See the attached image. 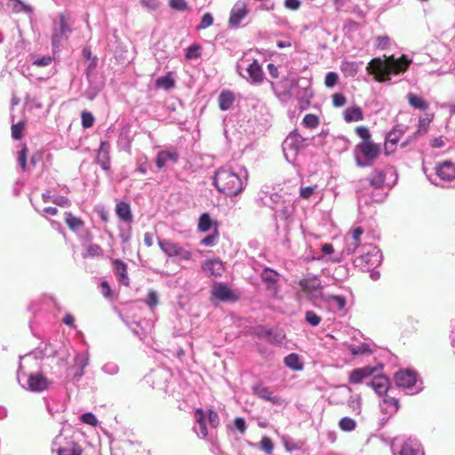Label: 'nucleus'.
Listing matches in <instances>:
<instances>
[{
	"instance_id": "f257e3e1",
	"label": "nucleus",
	"mask_w": 455,
	"mask_h": 455,
	"mask_svg": "<svg viewBox=\"0 0 455 455\" xmlns=\"http://www.w3.org/2000/svg\"><path fill=\"white\" fill-rule=\"evenodd\" d=\"M387 59V61H383L379 57L373 58L366 67L367 72L380 83L389 82L392 75L405 72L411 62L405 55L400 58L390 55Z\"/></svg>"
},
{
	"instance_id": "f03ea898",
	"label": "nucleus",
	"mask_w": 455,
	"mask_h": 455,
	"mask_svg": "<svg viewBox=\"0 0 455 455\" xmlns=\"http://www.w3.org/2000/svg\"><path fill=\"white\" fill-rule=\"evenodd\" d=\"M247 171L239 167L238 172L232 169L219 168L213 178V184L216 188L227 196H234L240 194L246 185Z\"/></svg>"
},
{
	"instance_id": "7ed1b4c3",
	"label": "nucleus",
	"mask_w": 455,
	"mask_h": 455,
	"mask_svg": "<svg viewBox=\"0 0 455 455\" xmlns=\"http://www.w3.org/2000/svg\"><path fill=\"white\" fill-rule=\"evenodd\" d=\"M31 362V355L20 356V364L17 371V379L20 385L26 390L34 393H41L47 390L52 382L40 372L25 371L26 365Z\"/></svg>"
},
{
	"instance_id": "20e7f679",
	"label": "nucleus",
	"mask_w": 455,
	"mask_h": 455,
	"mask_svg": "<svg viewBox=\"0 0 455 455\" xmlns=\"http://www.w3.org/2000/svg\"><path fill=\"white\" fill-rule=\"evenodd\" d=\"M74 19L68 12H60L52 23V48L53 52L60 50L73 31Z\"/></svg>"
},
{
	"instance_id": "39448f33",
	"label": "nucleus",
	"mask_w": 455,
	"mask_h": 455,
	"mask_svg": "<svg viewBox=\"0 0 455 455\" xmlns=\"http://www.w3.org/2000/svg\"><path fill=\"white\" fill-rule=\"evenodd\" d=\"M262 204L275 212L276 220H283L287 225L292 220L294 204L290 200H283L278 194H267L260 197Z\"/></svg>"
},
{
	"instance_id": "423d86ee",
	"label": "nucleus",
	"mask_w": 455,
	"mask_h": 455,
	"mask_svg": "<svg viewBox=\"0 0 455 455\" xmlns=\"http://www.w3.org/2000/svg\"><path fill=\"white\" fill-rule=\"evenodd\" d=\"M394 379L407 395H416L423 390V382L414 370L401 369L395 373Z\"/></svg>"
},
{
	"instance_id": "0eeeda50",
	"label": "nucleus",
	"mask_w": 455,
	"mask_h": 455,
	"mask_svg": "<svg viewBox=\"0 0 455 455\" xmlns=\"http://www.w3.org/2000/svg\"><path fill=\"white\" fill-rule=\"evenodd\" d=\"M380 148L371 140L361 141L355 148L356 165L363 168L371 166L378 158Z\"/></svg>"
},
{
	"instance_id": "6e6552de",
	"label": "nucleus",
	"mask_w": 455,
	"mask_h": 455,
	"mask_svg": "<svg viewBox=\"0 0 455 455\" xmlns=\"http://www.w3.org/2000/svg\"><path fill=\"white\" fill-rule=\"evenodd\" d=\"M359 252L360 255L355 259L354 263L367 271L378 267L382 261L380 250L373 244L363 245Z\"/></svg>"
},
{
	"instance_id": "1a4fd4ad",
	"label": "nucleus",
	"mask_w": 455,
	"mask_h": 455,
	"mask_svg": "<svg viewBox=\"0 0 455 455\" xmlns=\"http://www.w3.org/2000/svg\"><path fill=\"white\" fill-rule=\"evenodd\" d=\"M393 455H424L419 442L411 437L396 436L391 443Z\"/></svg>"
},
{
	"instance_id": "9d476101",
	"label": "nucleus",
	"mask_w": 455,
	"mask_h": 455,
	"mask_svg": "<svg viewBox=\"0 0 455 455\" xmlns=\"http://www.w3.org/2000/svg\"><path fill=\"white\" fill-rule=\"evenodd\" d=\"M206 419H208L212 428H216L220 425V417L215 411L209 409L206 416L203 409H196L195 411L196 425L194 427V431L200 438H205L208 435Z\"/></svg>"
},
{
	"instance_id": "9b49d317",
	"label": "nucleus",
	"mask_w": 455,
	"mask_h": 455,
	"mask_svg": "<svg viewBox=\"0 0 455 455\" xmlns=\"http://www.w3.org/2000/svg\"><path fill=\"white\" fill-rule=\"evenodd\" d=\"M308 139L302 137L297 131L290 132L283 142V150L285 158L292 162L299 152L307 145Z\"/></svg>"
},
{
	"instance_id": "f8f14e48",
	"label": "nucleus",
	"mask_w": 455,
	"mask_h": 455,
	"mask_svg": "<svg viewBox=\"0 0 455 455\" xmlns=\"http://www.w3.org/2000/svg\"><path fill=\"white\" fill-rule=\"evenodd\" d=\"M298 284L309 300L320 299L323 295L321 280L316 275H309L300 279Z\"/></svg>"
},
{
	"instance_id": "ddd939ff",
	"label": "nucleus",
	"mask_w": 455,
	"mask_h": 455,
	"mask_svg": "<svg viewBox=\"0 0 455 455\" xmlns=\"http://www.w3.org/2000/svg\"><path fill=\"white\" fill-rule=\"evenodd\" d=\"M435 171V175L440 181L450 182L455 180V164L451 161L445 160L439 163Z\"/></svg>"
},
{
	"instance_id": "4468645a",
	"label": "nucleus",
	"mask_w": 455,
	"mask_h": 455,
	"mask_svg": "<svg viewBox=\"0 0 455 455\" xmlns=\"http://www.w3.org/2000/svg\"><path fill=\"white\" fill-rule=\"evenodd\" d=\"M251 389L253 395L259 399L267 401L274 405H283V399L279 395H274L271 389L267 387H263L262 385L257 384L254 385Z\"/></svg>"
},
{
	"instance_id": "2eb2a0df",
	"label": "nucleus",
	"mask_w": 455,
	"mask_h": 455,
	"mask_svg": "<svg viewBox=\"0 0 455 455\" xmlns=\"http://www.w3.org/2000/svg\"><path fill=\"white\" fill-rule=\"evenodd\" d=\"M249 10L243 1H237L231 9L228 23L230 27H238L247 16Z\"/></svg>"
},
{
	"instance_id": "dca6fc26",
	"label": "nucleus",
	"mask_w": 455,
	"mask_h": 455,
	"mask_svg": "<svg viewBox=\"0 0 455 455\" xmlns=\"http://www.w3.org/2000/svg\"><path fill=\"white\" fill-rule=\"evenodd\" d=\"M95 162L100 165L101 169L108 172L111 168L110 164V144L106 140L100 142L97 150Z\"/></svg>"
},
{
	"instance_id": "f3484780",
	"label": "nucleus",
	"mask_w": 455,
	"mask_h": 455,
	"mask_svg": "<svg viewBox=\"0 0 455 455\" xmlns=\"http://www.w3.org/2000/svg\"><path fill=\"white\" fill-rule=\"evenodd\" d=\"M212 294L220 301H235L236 299L233 291L223 283H215L212 287Z\"/></svg>"
},
{
	"instance_id": "a211bd4d",
	"label": "nucleus",
	"mask_w": 455,
	"mask_h": 455,
	"mask_svg": "<svg viewBox=\"0 0 455 455\" xmlns=\"http://www.w3.org/2000/svg\"><path fill=\"white\" fill-rule=\"evenodd\" d=\"M376 371V368L371 366H365L362 368L354 369L349 375V382L351 384H359L363 382V380L371 375H373Z\"/></svg>"
},
{
	"instance_id": "6ab92c4d",
	"label": "nucleus",
	"mask_w": 455,
	"mask_h": 455,
	"mask_svg": "<svg viewBox=\"0 0 455 455\" xmlns=\"http://www.w3.org/2000/svg\"><path fill=\"white\" fill-rule=\"evenodd\" d=\"M202 268L209 276H220L224 270V266L220 259H206L203 263Z\"/></svg>"
},
{
	"instance_id": "aec40b11",
	"label": "nucleus",
	"mask_w": 455,
	"mask_h": 455,
	"mask_svg": "<svg viewBox=\"0 0 455 455\" xmlns=\"http://www.w3.org/2000/svg\"><path fill=\"white\" fill-rule=\"evenodd\" d=\"M433 113L427 112L423 116H419L418 129L411 137V139L406 141V143H408L411 140H417L419 137L425 135L427 132L428 126L430 123L433 121Z\"/></svg>"
},
{
	"instance_id": "412c9836",
	"label": "nucleus",
	"mask_w": 455,
	"mask_h": 455,
	"mask_svg": "<svg viewBox=\"0 0 455 455\" xmlns=\"http://www.w3.org/2000/svg\"><path fill=\"white\" fill-rule=\"evenodd\" d=\"M368 385L371 386L379 395H386L388 390L389 379L385 376L376 375Z\"/></svg>"
},
{
	"instance_id": "4be33fe9",
	"label": "nucleus",
	"mask_w": 455,
	"mask_h": 455,
	"mask_svg": "<svg viewBox=\"0 0 455 455\" xmlns=\"http://www.w3.org/2000/svg\"><path fill=\"white\" fill-rule=\"evenodd\" d=\"M56 354V348L49 343H45L44 347H39L33 352L28 354L27 355H31V361H36L38 359H43L44 357H52Z\"/></svg>"
},
{
	"instance_id": "5701e85b",
	"label": "nucleus",
	"mask_w": 455,
	"mask_h": 455,
	"mask_svg": "<svg viewBox=\"0 0 455 455\" xmlns=\"http://www.w3.org/2000/svg\"><path fill=\"white\" fill-rule=\"evenodd\" d=\"M58 455H82L83 449L74 441H67L63 445L57 448Z\"/></svg>"
},
{
	"instance_id": "b1692460",
	"label": "nucleus",
	"mask_w": 455,
	"mask_h": 455,
	"mask_svg": "<svg viewBox=\"0 0 455 455\" xmlns=\"http://www.w3.org/2000/svg\"><path fill=\"white\" fill-rule=\"evenodd\" d=\"M115 273L118 276L120 283L128 286L130 280L127 273V265L122 259H116L113 261Z\"/></svg>"
},
{
	"instance_id": "393cba45",
	"label": "nucleus",
	"mask_w": 455,
	"mask_h": 455,
	"mask_svg": "<svg viewBox=\"0 0 455 455\" xmlns=\"http://www.w3.org/2000/svg\"><path fill=\"white\" fill-rule=\"evenodd\" d=\"M178 154L174 151L161 150L157 153L156 164L158 169H163L168 161L176 163L178 161Z\"/></svg>"
},
{
	"instance_id": "a878e982",
	"label": "nucleus",
	"mask_w": 455,
	"mask_h": 455,
	"mask_svg": "<svg viewBox=\"0 0 455 455\" xmlns=\"http://www.w3.org/2000/svg\"><path fill=\"white\" fill-rule=\"evenodd\" d=\"M116 213L122 221L129 225L132 222V214L128 203L123 201L117 203L116 205Z\"/></svg>"
},
{
	"instance_id": "bb28decb",
	"label": "nucleus",
	"mask_w": 455,
	"mask_h": 455,
	"mask_svg": "<svg viewBox=\"0 0 455 455\" xmlns=\"http://www.w3.org/2000/svg\"><path fill=\"white\" fill-rule=\"evenodd\" d=\"M158 245L164 253L169 258L176 257L180 245L168 239H159Z\"/></svg>"
},
{
	"instance_id": "cd10ccee",
	"label": "nucleus",
	"mask_w": 455,
	"mask_h": 455,
	"mask_svg": "<svg viewBox=\"0 0 455 455\" xmlns=\"http://www.w3.org/2000/svg\"><path fill=\"white\" fill-rule=\"evenodd\" d=\"M386 174L382 170H374L368 178L369 185L373 190H379L383 187Z\"/></svg>"
},
{
	"instance_id": "c85d7f7f",
	"label": "nucleus",
	"mask_w": 455,
	"mask_h": 455,
	"mask_svg": "<svg viewBox=\"0 0 455 455\" xmlns=\"http://www.w3.org/2000/svg\"><path fill=\"white\" fill-rule=\"evenodd\" d=\"M246 70L251 83H260L263 80V71L258 60H254Z\"/></svg>"
},
{
	"instance_id": "c756f323",
	"label": "nucleus",
	"mask_w": 455,
	"mask_h": 455,
	"mask_svg": "<svg viewBox=\"0 0 455 455\" xmlns=\"http://www.w3.org/2000/svg\"><path fill=\"white\" fill-rule=\"evenodd\" d=\"M381 410L386 414H395L399 408V402L397 399L386 395L380 404Z\"/></svg>"
},
{
	"instance_id": "7c9ffc66",
	"label": "nucleus",
	"mask_w": 455,
	"mask_h": 455,
	"mask_svg": "<svg viewBox=\"0 0 455 455\" xmlns=\"http://www.w3.org/2000/svg\"><path fill=\"white\" fill-rule=\"evenodd\" d=\"M344 120L347 123L358 122L363 119V114L361 108L355 106L348 108L343 112Z\"/></svg>"
},
{
	"instance_id": "2f4dec72",
	"label": "nucleus",
	"mask_w": 455,
	"mask_h": 455,
	"mask_svg": "<svg viewBox=\"0 0 455 455\" xmlns=\"http://www.w3.org/2000/svg\"><path fill=\"white\" fill-rule=\"evenodd\" d=\"M407 100L410 106L415 109L425 111L429 107V104L421 96H419L413 92H409L407 94Z\"/></svg>"
},
{
	"instance_id": "473e14b6",
	"label": "nucleus",
	"mask_w": 455,
	"mask_h": 455,
	"mask_svg": "<svg viewBox=\"0 0 455 455\" xmlns=\"http://www.w3.org/2000/svg\"><path fill=\"white\" fill-rule=\"evenodd\" d=\"M284 365L292 371H301L303 369V363L298 354L291 353L286 355L283 359Z\"/></svg>"
},
{
	"instance_id": "72a5a7b5",
	"label": "nucleus",
	"mask_w": 455,
	"mask_h": 455,
	"mask_svg": "<svg viewBox=\"0 0 455 455\" xmlns=\"http://www.w3.org/2000/svg\"><path fill=\"white\" fill-rule=\"evenodd\" d=\"M218 100L220 108L223 111H226L232 107L235 101V96L230 91H223L220 94Z\"/></svg>"
},
{
	"instance_id": "f704fd0d",
	"label": "nucleus",
	"mask_w": 455,
	"mask_h": 455,
	"mask_svg": "<svg viewBox=\"0 0 455 455\" xmlns=\"http://www.w3.org/2000/svg\"><path fill=\"white\" fill-rule=\"evenodd\" d=\"M260 277L261 280L270 287L271 285L277 283L279 274L275 270L266 267L263 268Z\"/></svg>"
},
{
	"instance_id": "c9c22d12",
	"label": "nucleus",
	"mask_w": 455,
	"mask_h": 455,
	"mask_svg": "<svg viewBox=\"0 0 455 455\" xmlns=\"http://www.w3.org/2000/svg\"><path fill=\"white\" fill-rule=\"evenodd\" d=\"M361 62L356 61H342L340 69L346 76H355L359 69Z\"/></svg>"
},
{
	"instance_id": "e433bc0d",
	"label": "nucleus",
	"mask_w": 455,
	"mask_h": 455,
	"mask_svg": "<svg viewBox=\"0 0 455 455\" xmlns=\"http://www.w3.org/2000/svg\"><path fill=\"white\" fill-rule=\"evenodd\" d=\"M405 126L403 124L395 125L387 134L386 140L388 143L393 145L396 144L402 136V134L405 132Z\"/></svg>"
},
{
	"instance_id": "4c0bfd02",
	"label": "nucleus",
	"mask_w": 455,
	"mask_h": 455,
	"mask_svg": "<svg viewBox=\"0 0 455 455\" xmlns=\"http://www.w3.org/2000/svg\"><path fill=\"white\" fill-rule=\"evenodd\" d=\"M65 221L68 227L74 232H77L84 225L83 220L74 216L71 212L66 213Z\"/></svg>"
},
{
	"instance_id": "58836bf2",
	"label": "nucleus",
	"mask_w": 455,
	"mask_h": 455,
	"mask_svg": "<svg viewBox=\"0 0 455 455\" xmlns=\"http://www.w3.org/2000/svg\"><path fill=\"white\" fill-rule=\"evenodd\" d=\"M175 85L174 80L172 79L171 74H167L165 76H162L156 78V86L157 88H163L164 90H171Z\"/></svg>"
},
{
	"instance_id": "ea45409f",
	"label": "nucleus",
	"mask_w": 455,
	"mask_h": 455,
	"mask_svg": "<svg viewBox=\"0 0 455 455\" xmlns=\"http://www.w3.org/2000/svg\"><path fill=\"white\" fill-rule=\"evenodd\" d=\"M212 220L208 212L203 213L198 220V230L207 232L212 228Z\"/></svg>"
},
{
	"instance_id": "a19ab883",
	"label": "nucleus",
	"mask_w": 455,
	"mask_h": 455,
	"mask_svg": "<svg viewBox=\"0 0 455 455\" xmlns=\"http://www.w3.org/2000/svg\"><path fill=\"white\" fill-rule=\"evenodd\" d=\"M349 351L353 355H366L371 352L370 346L367 343L351 345L349 347Z\"/></svg>"
},
{
	"instance_id": "79ce46f5",
	"label": "nucleus",
	"mask_w": 455,
	"mask_h": 455,
	"mask_svg": "<svg viewBox=\"0 0 455 455\" xmlns=\"http://www.w3.org/2000/svg\"><path fill=\"white\" fill-rule=\"evenodd\" d=\"M255 334L262 339H266L270 342H273L275 340V338L272 337L273 330L270 328H266L264 326H258L255 329Z\"/></svg>"
},
{
	"instance_id": "37998d69",
	"label": "nucleus",
	"mask_w": 455,
	"mask_h": 455,
	"mask_svg": "<svg viewBox=\"0 0 455 455\" xmlns=\"http://www.w3.org/2000/svg\"><path fill=\"white\" fill-rule=\"evenodd\" d=\"M339 426L343 431L350 432L355 429L356 422L349 417H344L339 420Z\"/></svg>"
},
{
	"instance_id": "c03bdc74",
	"label": "nucleus",
	"mask_w": 455,
	"mask_h": 455,
	"mask_svg": "<svg viewBox=\"0 0 455 455\" xmlns=\"http://www.w3.org/2000/svg\"><path fill=\"white\" fill-rule=\"evenodd\" d=\"M27 155H28V148L26 145H23L21 149L18 153V163L23 172L28 171L27 165Z\"/></svg>"
},
{
	"instance_id": "a18cd8bd",
	"label": "nucleus",
	"mask_w": 455,
	"mask_h": 455,
	"mask_svg": "<svg viewBox=\"0 0 455 455\" xmlns=\"http://www.w3.org/2000/svg\"><path fill=\"white\" fill-rule=\"evenodd\" d=\"M32 64L36 67H47L52 64V57L50 55H45L40 58H36L35 56H31Z\"/></svg>"
},
{
	"instance_id": "49530a36",
	"label": "nucleus",
	"mask_w": 455,
	"mask_h": 455,
	"mask_svg": "<svg viewBox=\"0 0 455 455\" xmlns=\"http://www.w3.org/2000/svg\"><path fill=\"white\" fill-rule=\"evenodd\" d=\"M213 23V17L210 12H206L203 15L199 24L196 26L197 30H203L210 26H212Z\"/></svg>"
},
{
	"instance_id": "de8ad7c7",
	"label": "nucleus",
	"mask_w": 455,
	"mask_h": 455,
	"mask_svg": "<svg viewBox=\"0 0 455 455\" xmlns=\"http://www.w3.org/2000/svg\"><path fill=\"white\" fill-rule=\"evenodd\" d=\"M361 398L359 395H351L348 399V406L351 408L352 411L355 414H360L361 412Z\"/></svg>"
},
{
	"instance_id": "09e8293b",
	"label": "nucleus",
	"mask_w": 455,
	"mask_h": 455,
	"mask_svg": "<svg viewBox=\"0 0 455 455\" xmlns=\"http://www.w3.org/2000/svg\"><path fill=\"white\" fill-rule=\"evenodd\" d=\"M74 361H75V366L84 370L89 364V355H88V354H77L75 356Z\"/></svg>"
},
{
	"instance_id": "8fccbe9b",
	"label": "nucleus",
	"mask_w": 455,
	"mask_h": 455,
	"mask_svg": "<svg viewBox=\"0 0 455 455\" xmlns=\"http://www.w3.org/2000/svg\"><path fill=\"white\" fill-rule=\"evenodd\" d=\"M101 371L108 375H116L119 372V366L113 362L106 363L102 365Z\"/></svg>"
},
{
	"instance_id": "3c124183",
	"label": "nucleus",
	"mask_w": 455,
	"mask_h": 455,
	"mask_svg": "<svg viewBox=\"0 0 455 455\" xmlns=\"http://www.w3.org/2000/svg\"><path fill=\"white\" fill-rule=\"evenodd\" d=\"M259 448L266 453L271 454L274 450L272 440L267 436L262 437L259 443Z\"/></svg>"
},
{
	"instance_id": "603ef678",
	"label": "nucleus",
	"mask_w": 455,
	"mask_h": 455,
	"mask_svg": "<svg viewBox=\"0 0 455 455\" xmlns=\"http://www.w3.org/2000/svg\"><path fill=\"white\" fill-rule=\"evenodd\" d=\"M81 118H82V126L84 128H90L94 124V116H92V114L91 112H88V111H83L82 112V115H81Z\"/></svg>"
},
{
	"instance_id": "864d4df0",
	"label": "nucleus",
	"mask_w": 455,
	"mask_h": 455,
	"mask_svg": "<svg viewBox=\"0 0 455 455\" xmlns=\"http://www.w3.org/2000/svg\"><path fill=\"white\" fill-rule=\"evenodd\" d=\"M303 124L307 128H315L319 124V119L315 115L307 114L303 118Z\"/></svg>"
},
{
	"instance_id": "5fc2aeb1",
	"label": "nucleus",
	"mask_w": 455,
	"mask_h": 455,
	"mask_svg": "<svg viewBox=\"0 0 455 455\" xmlns=\"http://www.w3.org/2000/svg\"><path fill=\"white\" fill-rule=\"evenodd\" d=\"M201 48L197 44H192L190 45L186 52V58L188 60L196 59L200 57L201 55Z\"/></svg>"
},
{
	"instance_id": "6e6d98bb",
	"label": "nucleus",
	"mask_w": 455,
	"mask_h": 455,
	"mask_svg": "<svg viewBox=\"0 0 455 455\" xmlns=\"http://www.w3.org/2000/svg\"><path fill=\"white\" fill-rule=\"evenodd\" d=\"M305 319L311 326H317L321 322V317L312 310L306 312Z\"/></svg>"
},
{
	"instance_id": "4d7b16f0",
	"label": "nucleus",
	"mask_w": 455,
	"mask_h": 455,
	"mask_svg": "<svg viewBox=\"0 0 455 455\" xmlns=\"http://www.w3.org/2000/svg\"><path fill=\"white\" fill-rule=\"evenodd\" d=\"M376 47L380 50H386L389 48L391 44V39L387 36H379L376 38Z\"/></svg>"
},
{
	"instance_id": "13d9d810",
	"label": "nucleus",
	"mask_w": 455,
	"mask_h": 455,
	"mask_svg": "<svg viewBox=\"0 0 455 455\" xmlns=\"http://www.w3.org/2000/svg\"><path fill=\"white\" fill-rule=\"evenodd\" d=\"M10 1L13 3L12 9L16 12H20L23 11V12L28 13V12H32V8L30 6L26 5L24 3H22L20 0H10Z\"/></svg>"
},
{
	"instance_id": "bf43d9fd",
	"label": "nucleus",
	"mask_w": 455,
	"mask_h": 455,
	"mask_svg": "<svg viewBox=\"0 0 455 455\" xmlns=\"http://www.w3.org/2000/svg\"><path fill=\"white\" fill-rule=\"evenodd\" d=\"M82 422L90 426L95 427L98 424V419L92 412H85L81 415Z\"/></svg>"
},
{
	"instance_id": "052dcab7",
	"label": "nucleus",
	"mask_w": 455,
	"mask_h": 455,
	"mask_svg": "<svg viewBox=\"0 0 455 455\" xmlns=\"http://www.w3.org/2000/svg\"><path fill=\"white\" fill-rule=\"evenodd\" d=\"M23 129H24V124L21 122L12 124V137L16 140H20L22 137Z\"/></svg>"
},
{
	"instance_id": "680f3d73",
	"label": "nucleus",
	"mask_w": 455,
	"mask_h": 455,
	"mask_svg": "<svg viewBox=\"0 0 455 455\" xmlns=\"http://www.w3.org/2000/svg\"><path fill=\"white\" fill-rule=\"evenodd\" d=\"M339 80V76L336 72H328L325 76L324 84L327 87H333Z\"/></svg>"
},
{
	"instance_id": "e2e57ef3",
	"label": "nucleus",
	"mask_w": 455,
	"mask_h": 455,
	"mask_svg": "<svg viewBox=\"0 0 455 455\" xmlns=\"http://www.w3.org/2000/svg\"><path fill=\"white\" fill-rule=\"evenodd\" d=\"M357 248H359V243L355 242L352 239H351V241H349L347 239V243H346V246L343 249V253L346 255H351L355 252Z\"/></svg>"
},
{
	"instance_id": "0e129e2a",
	"label": "nucleus",
	"mask_w": 455,
	"mask_h": 455,
	"mask_svg": "<svg viewBox=\"0 0 455 455\" xmlns=\"http://www.w3.org/2000/svg\"><path fill=\"white\" fill-rule=\"evenodd\" d=\"M218 234L215 230L214 234H210L201 240V244L204 246H213L217 243Z\"/></svg>"
},
{
	"instance_id": "69168bd1",
	"label": "nucleus",
	"mask_w": 455,
	"mask_h": 455,
	"mask_svg": "<svg viewBox=\"0 0 455 455\" xmlns=\"http://www.w3.org/2000/svg\"><path fill=\"white\" fill-rule=\"evenodd\" d=\"M355 133L363 140L362 141L371 140V132L365 126L356 127Z\"/></svg>"
},
{
	"instance_id": "338daca9",
	"label": "nucleus",
	"mask_w": 455,
	"mask_h": 455,
	"mask_svg": "<svg viewBox=\"0 0 455 455\" xmlns=\"http://www.w3.org/2000/svg\"><path fill=\"white\" fill-rule=\"evenodd\" d=\"M170 6L176 11H186L188 4L186 0H170Z\"/></svg>"
},
{
	"instance_id": "774afa93",
	"label": "nucleus",
	"mask_w": 455,
	"mask_h": 455,
	"mask_svg": "<svg viewBox=\"0 0 455 455\" xmlns=\"http://www.w3.org/2000/svg\"><path fill=\"white\" fill-rule=\"evenodd\" d=\"M146 302L150 308H153L154 307H156L158 304V295H157L156 291H150L148 293Z\"/></svg>"
}]
</instances>
